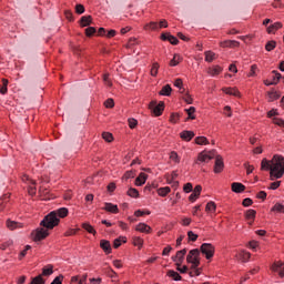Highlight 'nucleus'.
Masks as SVG:
<instances>
[{
	"label": "nucleus",
	"mask_w": 284,
	"mask_h": 284,
	"mask_svg": "<svg viewBox=\"0 0 284 284\" xmlns=\"http://www.w3.org/2000/svg\"><path fill=\"white\" fill-rule=\"evenodd\" d=\"M92 23V16H84L80 20V24L82 28H87V26H90Z\"/></svg>",
	"instance_id": "a878e982"
},
{
	"label": "nucleus",
	"mask_w": 284,
	"mask_h": 284,
	"mask_svg": "<svg viewBox=\"0 0 284 284\" xmlns=\"http://www.w3.org/2000/svg\"><path fill=\"white\" fill-rule=\"evenodd\" d=\"M199 194L196 193H192L190 196H189V201H191V203H194V201H196V199H199Z\"/></svg>",
	"instance_id": "774afa93"
},
{
	"label": "nucleus",
	"mask_w": 284,
	"mask_h": 284,
	"mask_svg": "<svg viewBox=\"0 0 284 284\" xmlns=\"http://www.w3.org/2000/svg\"><path fill=\"white\" fill-rule=\"evenodd\" d=\"M181 139H183V141H192V139H194V132L192 131H183L182 133H180Z\"/></svg>",
	"instance_id": "b1692460"
},
{
	"label": "nucleus",
	"mask_w": 284,
	"mask_h": 284,
	"mask_svg": "<svg viewBox=\"0 0 284 284\" xmlns=\"http://www.w3.org/2000/svg\"><path fill=\"white\" fill-rule=\"evenodd\" d=\"M100 247L103 250V252H105V254H112V244H110V241L101 240Z\"/></svg>",
	"instance_id": "4468645a"
},
{
	"label": "nucleus",
	"mask_w": 284,
	"mask_h": 284,
	"mask_svg": "<svg viewBox=\"0 0 284 284\" xmlns=\"http://www.w3.org/2000/svg\"><path fill=\"white\" fill-rule=\"evenodd\" d=\"M7 227H8V230L12 231V230H19V229L23 227V225H21V223H19V222L8 220L7 221Z\"/></svg>",
	"instance_id": "aec40b11"
},
{
	"label": "nucleus",
	"mask_w": 284,
	"mask_h": 284,
	"mask_svg": "<svg viewBox=\"0 0 284 284\" xmlns=\"http://www.w3.org/2000/svg\"><path fill=\"white\" fill-rule=\"evenodd\" d=\"M221 48H239V45H241V43L239 41L235 40H225L220 42Z\"/></svg>",
	"instance_id": "2eb2a0df"
},
{
	"label": "nucleus",
	"mask_w": 284,
	"mask_h": 284,
	"mask_svg": "<svg viewBox=\"0 0 284 284\" xmlns=\"http://www.w3.org/2000/svg\"><path fill=\"white\" fill-rule=\"evenodd\" d=\"M71 283L74 284H85L88 283V274H83V275H75L71 277Z\"/></svg>",
	"instance_id": "ddd939ff"
},
{
	"label": "nucleus",
	"mask_w": 284,
	"mask_h": 284,
	"mask_svg": "<svg viewBox=\"0 0 284 284\" xmlns=\"http://www.w3.org/2000/svg\"><path fill=\"white\" fill-rule=\"evenodd\" d=\"M52 274H54L52 265H49V266L42 268L41 276H52Z\"/></svg>",
	"instance_id": "cd10ccee"
},
{
	"label": "nucleus",
	"mask_w": 284,
	"mask_h": 284,
	"mask_svg": "<svg viewBox=\"0 0 284 284\" xmlns=\"http://www.w3.org/2000/svg\"><path fill=\"white\" fill-rule=\"evenodd\" d=\"M272 272H277L278 275L283 278L284 276V262H275L271 266Z\"/></svg>",
	"instance_id": "9d476101"
},
{
	"label": "nucleus",
	"mask_w": 284,
	"mask_h": 284,
	"mask_svg": "<svg viewBox=\"0 0 284 284\" xmlns=\"http://www.w3.org/2000/svg\"><path fill=\"white\" fill-rule=\"evenodd\" d=\"M102 138H103L104 141H106L108 143H112V139H113L112 133H110V132H103V133H102Z\"/></svg>",
	"instance_id": "a18cd8bd"
},
{
	"label": "nucleus",
	"mask_w": 284,
	"mask_h": 284,
	"mask_svg": "<svg viewBox=\"0 0 284 284\" xmlns=\"http://www.w3.org/2000/svg\"><path fill=\"white\" fill-rule=\"evenodd\" d=\"M185 254H187V248L178 251L176 254L172 256V261L175 263L176 267H181V265H183V261H185Z\"/></svg>",
	"instance_id": "0eeeda50"
},
{
	"label": "nucleus",
	"mask_w": 284,
	"mask_h": 284,
	"mask_svg": "<svg viewBox=\"0 0 284 284\" xmlns=\"http://www.w3.org/2000/svg\"><path fill=\"white\" fill-rule=\"evenodd\" d=\"M102 210H104L105 212H110L111 214H119V206L110 202H105Z\"/></svg>",
	"instance_id": "9b49d317"
},
{
	"label": "nucleus",
	"mask_w": 284,
	"mask_h": 284,
	"mask_svg": "<svg viewBox=\"0 0 284 284\" xmlns=\"http://www.w3.org/2000/svg\"><path fill=\"white\" fill-rule=\"evenodd\" d=\"M261 170H270V179L276 181L283 179L284 174V158L281 155H274L272 161L263 159L261 163Z\"/></svg>",
	"instance_id": "f257e3e1"
},
{
	"label": "nucleus",
	"mask_w": 284,
	"mask_h": 284,
	"mask_svg": "<svg viewBox=\"0 0 284 284\" xmlns=\"http://www.w3.org/2000/svg\"><path fill=\"white\" fill-rule=\"evenodd\" d=\"M33 241H43V239H47V236L50 234L48 230L45 229H37L32 233Z\"/></svg>",
	"instance_id": "6e6552de"
},
{
	"label": "nucleus",
	"mask_w": 284,
	"mask_h": 284,
	"mask_svg": "<svg viewBox=\"0 0 284 284\" xmlns=\"http://www.w3.org/2000/svg\"><path fill=\"white\" fill-rule=\"evenodd\" d=\"M105 108H114V100L113 99H108L104 102Z\"/></svg>",
	"instance_id": "69168bd1"
},
{
	"label": "nucleus",
	"mask_w": 284,
	"mask_h": 284,
	"mask_svg": "<svg viewBox=\"0 0 284 284\" xmlns=\"http://www.w3.org/2000/svg\"><path fill=\"white\" fill-rule=\"evenodd\" d=\"M97 33V29L94 27H89L85 29L87 37H92V34Z\"/></svg>",
	"instance_id": "de8ad7c7"
},
{
	"label": "nucleus",
	"mask_w": 284,
	"mask_h": 284,
	"mask_svg": "<svg viewBox=\"0 0 284 284\" xmlns=\"http://www.w3.org/2000/svg\"><path fill=\"white\" fill-rule=\"evenodd\" d=\"M251 256H252V254H250V252L243 251V252L241 253V257H242L243 261H250V257H251Z\"/></svg>",
	"instance_id": "bf43d9fd"
},
{
	"label": "nucleus",
	"mask_w": 284,
	"mask_h": 284,
	"mask_svg": "<svg viewBox=\"0 0 284 284\" xmlns=\"http://www.w3.org/2000/svg\"><path fill=\"white\" fill-rule=\"evenodd\" d=\"M205 211L206 212H216V203H214V202H209L207 204H206V207H205Z\"/></svg>",
	"instance_id": "a19ab883"
},
{
	"label": "nucleus",
	"mask_w": 284,
	"mask_h": 284,
	"mask_svg": "<svg viewBox=\"0 0 284 284\" xmlns=\"http://www.w3.org/2000/svg\"><path fill=\"white\" fill-rule=\"evenodd\" d=\"M161 39L162 41H170L172 45H179V39L170 33H162Z\"/></svg>",
	"instance_id": "f8f14e48"
},
{
	"label": "nucleus",
	"mask_w": 284,
	"mask_h": 284,
	"mask_svg": "<svg viewBox=\"0 0 284 284\" xmlns=\"http://www.w3.org/2000/svg\"><path fill=\"white\" fill-rule=\"evenodd\" d=\"M145 181H148V174L140 173V175L135 179V185H145Z\"/></svg>",
	"instance_id": "412c9836"
},
{
	"label": "nucleus",
	"mask_w": 284,
	"mask_h": 284,
	"mask_svg": "<svg viewBox=\"0 0 284 284\" xmlns=\"http://www.w3.org/2000/svg\"><path fill=\"white\" fill-rule=\"evenodd\" d=\"M31 284H45V280H43V275H38L32 278Z\"/></svg>",
	"instance_id": "e433bc0d"
},
{
	"label": "nucleus",
	"mask_w": 284,
	"mask_h": 284,
	"mask_svg": "<svg viewBox=\"0 0 284 284\" xmlns=\"http://www.w3.org/2000/svg\"><path fill=\"white\" fill-rule=\"evenodd\" d=\"M103 81H104V85H108V88H112V81L110 80V73L103 74Z\"/></svg>",
	"instance_id": "37998d69"
},
{
	"label": "nucleus",
	"mask_w": 284,
	"mask_h": 284,
	"mask_svg": "<svg viewBox=\"0 0 284 284\" xmlns=\"http://www.w3.org/2000/svg\"><path fill=\"white\" fill-rule=\"evenodd\" d=\"M149 108L151 112H153L154 116H161V114H163V110H165V103L160 102L159 104H156V101H152L149 104Z\"/></svg>",
	"instance_id": "20e7f679"
},
{
	"label": "nucleus",
	"mask_w": 284,
	"mask_h": 284,
	"mask_svg": "<svg viewBox=\"0 0 284 284\" xmlns=\"http://www.w3.org/2000/svg\"><path fill=\"white\" fill-rule=\"evenodd\" d=\"M221 72H223V68L219 65L209 70V73L211 74V77H216L217 74H221Z\"/></svg>",
	"instance_id": "c756f323"
},
{
	"label": "nucleus",
	"mask_w": 284,
	"mask_h": 284,
	"mask_svg": "<svg viewBox=\"0 0 284 284\" xmlns=\"http://www.w3.org/2000/svg\"><path fill=\"white\" fill-rule=\"evenodd\" d=\"M123 179L128 181V179H134V172L133 171H126Z\"/></svg>",
	"instance_id": "0e129e2a"
},
{
	"label": "nucleus",
	"mask_w": 284,
	"mask_h": 284,
	"mask_svg": "<svg viewBox=\"0 0 284 284\" xmlns=\"http://www.w3.org/2000/svg\"><path fill=\"white\" fill-rule=\"evenodd\" d=\"M136 232H142L143 234H150L152 232V227L145 223H140L135 226Z\"/></svg>",
	"instance_id": "a211bd4d"
},
{
	"label": "nucleus",
	"mask_w": 284,
	"mask_h": 284,
	"mask_svg": "<svg viewBox=\"0 0 284 284\" xmlns=\"http://www.w3.org/2000/svg\"><path fill=\"white\" fill-rule=\"evenodd\" d=\"M273 123H274L275 125H280V128H284V121H283V119L274 118V119H273Z\"/></svg>",
	"instance_id": "13d9d810"
},
{
	"label": "nucleus",
	"mask_w": 284,
	"mask_h": 284,
	"mask_svg": "<svg viewBox=\"0 0 284 284\" xmlns=\"http://www.w3.org/2000/svg\"><path fill=\"white\" fill-rule=\"evenodd\" d=\"M180 59H181V57L174 55L173 59L170 61V65H171L172 68L179 65V60H180Z\"/></svg>",
	"instance_id": "09e8293b"
},
{
	"label": "nucleus",
	"mask_w": 284,
	"mask_h": 284,
	"mask_svg": "<svg viewBox=\"0 0 284 284\" xmlns=\"http://www.w3.org/2000/svg\"><path fill=\"white\" fill-rule=\"evenodd\" d=\"M232 192H235V194H241L242 192H245V186L243 183L234 182L231 184Z\"/></svg>",
	"instance_id": "dca6fc26"
},
{
	"label": "nucleus",
	"mask_w": 284,
	"mask_h": 284,
	"mask_svg": "<svg viewBox=\"0 0 284 284\" xmlns=\"http://www.w3.org/2000/svg\"><path fill=\"white\" fill-rule=\"evenodd\" d=\"M139 43V40L136 38H130L126 48H132V45H136Z\"/></svg>",
	"instance_id": "864d4df0"
},
{
	"label": "nucleus",
	"mask_w": 284,
	"mask_h": 284,
	"mask_svg": "<svg viewBox=\"0 0 284 284\" xmlns=\"http://www.w3.org/2000/svg\"><path fill=\"white\" fill-rule=\"evenodd\" d=\"M83 230L88 232L89 234H93V236H97V230H94V226L90 223H83L82 224Z\"/></svg>",
	"instance_id": "393cba45"
},
{
	"label": "nucleus",
	"mask_w": 284,
	"mask_h": 284,
	"mask_svg": "<svg viewBox=\"0 0 284 284\" xmlns=\"http://www.w3.org/2000/svg\"><path fill=\"white\" fill-rule=\"evenodd\" d=\"M281 28H283V23L282 22H275V23H272L271 26H268L266 31H267L268 34H276V31L281 30Z\"/></svg>",
	"instance_id": "f3484780"
},
{
	"label": "nucleus",
	"mask_w": 284,
	"mask_h": 284,
	"mask_svg": "<svg viewBox=\"0 0 284 284\" xmlns=\"http://www.w3.org/2000/svg\"><path fill=\"white\" fill-rule=\"evenodd\" d=\"M216 53L212 52V51H206L205 52V61H207L209 63H212V61L215 59Z\"/></svg>",
	"instance_id": "c9c22d12"
},
{
	"label": "nucleus",
	"mask_w": 284,
	"mask_h": 284,
	"mask_svg": "<svg viewBox=\"0 0 284 284\" xmlns=\"http://www.w3.org/2000/svg\"><path fill=\"white\" fill-rule=\"evenodd\" d=\"M65 216H68V209L61 207L57 211H52L47 216H44L40 225H42V227H45L47 230H54V227L59 225L61 221L60 219H65Z\"/></svg>",
	"instance_id": "f03ea898"
},
{
	"label": "nucleus",
	"mask_w": 284,
	"mask_h": 284,
	"mask_svg": "<svg viewBox=\"0 0 284 284\" xmlns=\"http://www.w3.org/2000/svg\"><path fill=\"white\" fill-rule=\"evenodd\" d=\"M216 156V150L212 151H203L199 154L197 161H201V163H209V161H212Z\"/></svg>",
	"instance_id": "423d86ee"
},
{
	"label": "nucleus",
	"mask_w": 284,
	"mask_h": 284,
	"mask_svg": "<svg viewBox=\"0 0 284 284\" xmlns=\"http://www.w3.org/2000/svg\"><path fill=\"white\" fill-rule=\"evenodd\" d=\"M245 169H246V174H252V172H254V166L245 163L244 164Z\"/></svg>",
	"instance_id": "338daca9"
},
{
	"label": "nucleus",
	"mask_w": 284,
	"mask_h": 284,
	"mask_svg": "<svg viewBox=\"0 0 284 284\" xmlns=\"http://www.w3.org/2000/svg\"><path fill=\"white\" fill-rule=\"evenodd\" d=\"M139 122L136 121V119H129V128H131V130H134V128H136Z\"/></svg>",
	"instance_id": "603ef678"
},
{
	"label": "nucleus",
	"mask_w": 284,
	"mask_h": 284,
	"mask_svg": "<svg viewBox=\"0 0 284 284\" xmlns=\"http://www.w3.org/2000/svg\"><path fill=\"white\" fill-rule=\"evenodd\" d=\"M75 12L77 14H83V12H85V7H83V4H77Z\"/></svg>",
	"instance_id": "3c124183"
},
{
	"label": "nucleus",
	"mask_w": 284,
	"mask_h": 284,
	"mask_svg": "<svg viewBox=\"0 0 284 284\" xmlns=\"http://www.w3.org/2000/svg\"><path fill=\"white\" fill-rule=\"evenodd\" d=\"M170 159L171 161H174V163H179L181 161V159L179 158V154L174 151L171 152Z\"/></svg>",
	"instance_id": "49530a36"
},
{
	"label": "nucleus",
	"mask_w": 284,
	"mask_h": 284,
	"mask_svg": "<svg viewBox=\"0 0 284 284\" xmlns=\"http://www.w3.org/2000/svg\"><path fill=\"white\" fill-rule=\"evenodd\" d=\"M281 187V181L272 182L268 190H278Z\"/></svg>",
	"instance_id": "5fc2aeb1"
},
{
	"label": "nucleus",
	"mask_w": 284,
	"mask_h": 284,
	"mask_svg": "<svg viewBox=\"0 0 284 284\" xmlns=\"http://www.w3.org/2000/svg\"><path fill=\"white\" fill-rule=\"evenodd\" d=\"M252 203H254V201H252V199H250V197H246L243 200L242 205L244 207H250V205H252Z\"/></svg>",
	"instance_id": "4d7b16f0"
},
{
	"label": "nucleus",
	"mask_w": 284,
	"mask_h": 284,
	"mask_svg": "<svg viewBox=\"0 0 284 284\" xmlns=\"http://www.w3.org/2000/svg\"><path fill=\"white\" fill-rule=\"evenodd\" d=\"M224 168H225V164L223 163V158L221 155H216L215 164H214V173L221 174V172H223Z\"/></svg>",
	"instance_id": "1a4fd4ad"
},
{
	"label": "nucleus",
	"mask_w": 284,
	"mask_h": 284,
	"mask_svg": "<svg viewBox=\"0 0 284 284\" xmlns=\"http://www.w3.org/2000/svg\"><path fill=\"white\" fill-rule=\"evenodd\" d=\"M187 236H189V240L192 241L193 243L196 241V239H199V235L194 234V232L192 231L187 232Z\"/></svg>",
	"instance_id": "6e6d98bb"
},
{
	"label": "nucleus",
	"mask_w": 284,
	"mask_h": 284,
	"mask_svg": "<svg viewBox=\"0 0 284 284\" xmlns=\"http://www.w3.org/2000/svg\"><path fill=\"white\" fill-rule=\"evenodd\" d=\"M256 197L261 199L262 201H265V199H267V193L265 191H260Z\"/></svg>",
	"instance_id": "052dcab7"
},
{
	"label": "nucleus",
	"mask_w": 284,
	"mask_h": 284,
	"mask_svg": "<svg viewBox=\"0 0 284 284\" xmlns=\"http://www.w3.org/2000/svg\"><path fill=\"white\" fill-rule=\"evenodd\" d=\"M126 242H128V240H126L125 237H118V239H115L114 242H113V247H114L115 250H119V247H121V244H122V243H126Z\"/></svg>",
	"instance_id": "c85d7f7f"
},
{
	"label": "nucleus",
	"mask_w": 284,
	"mask_h": 284,
	"mask_svg": "<svg viewBox=\"0 0 284 284\" xmlns=\"http://www.w3.org/2000/svg\"><path fill=\"white\" fill-rule=\"evenodd\" d=\"M159 94L160 97H170V94H172V87L170 84H165Z\"/></svg>",
	"instance_id": "5701e85b"
},
{
	"label": "nucleus",
	"mask_w": 284,
	"mask_h": 284,
	"mask_svg": "<svg viewBox=\"0 0 284 284\" xmlns=\"http://www.w3.org/2000/svg\"><path fill=\"white\" fill-rule=\"evenodd\" d=\"M166 276H169L170 278H173V281H181V275L173 271V270H169L168 273H166Z\"/></svg>",
	"instance_id": "bb28decb"
},
{
	"label": "nucleus",
	"mask_w": 284,
	"mask_h": 284,
	"mask_svg": "<svg viewBox=\"0 0 284 284\" xmlns=\"http://www.w3.org/2000/svg\"><path fill=\"white\" fill-rule=\"evenodd\" d=\"M185 112H186V114L189 116L187 119H191V120L196 119V116H194V112H196V108L191 106L189 109H185Z\"/></svg>",
	"instance_id": "f704fd0d"
},
{
	"label": "nucleus",
	"mask_w": 284,
	"mask_h": 284,
	"mask_svg": "<svg viewBox=\"0 0 284 284\" xmlns=\"http://www.w3.org/2000/svg\"><path fill=\"white\" fill-rule=\"evenodd\" d=\"M202 254H204L205 258L210 261L214 256V245L210 243H203L200 247Z\"/></svg>",
	"instance_id": "39448f33"
},
{
	"label": "nucleus",
	"mask_w": 284,
	"mask_h": 284,
	"mask_svg": "<svg viewBox=\"0 0 284 284\" xmlns=\"http://www.w3.org/2000/svg\"><path fill=\"white\" fill-rule=\"evenodd\" d=\"M274 48H276V41H274V40L268 41L265 45V50L267 52H272V50H274Z\"/></svg>",
	"instance_id": "ea45409f"
},
{
	"label": "nucleus",
	"mask_w": 284,
	"mask_h": 284,
	"mask_svg": "<svg viewBox=\"0 0 284 284\" xmlns=\"http://www.w3.org/2000/svg\"><path fill=\"white\" fill-rule=\"evenodd\" d=\"M192 190H193L192 183H186L183 187V191L186 192V194H190Z\"/></svg>",
	"instance_id": "e2e57ef3"
},
{
	"label": "nucleus",
	"mask_w": 284,
	"mask_h": 284,
	"mask_svg": "<svg viewBox=\"0 0 284 284\" xmlns=\"http://www.w3.org/2000/svg\"><path fill=\"white\" fill-rule=\"evenodd\" d=\"M8 79H2V84L0 87V94H8Z\"/></svg>",
	"instance_id": "7c9ffc66"
},
{
	"label": "nucleus",
	"mask_w": 284,
	"mask_h": 284,
	"mask_svg": "<svg viewBox=\"0 0 284 284\" xmlns=\"http://www.w3.org/2000/svg\"><path fill=\"white\" fill-rule=\"evenodd\" d=\"M133 245H135V247H143V239L139 236L133 237Z\"/></svg>",
	"instance_id": "c03bdc74"
},
{
	"label": "nucleus",
	"mask_w": 284,
	"mask_h": 284,
	"mask_svg": "<svg viewBox=\"0 0 284 284\" xmlns=\"http://www.w3.org/2000/svg\"><path fill=\"white\" fill-rule=\"evenodd\" d=\"M144 30H159V22H150L145 24Z\"/></svg>",
	"instance_id": "4c0bfd02"
},
{
	"label": "nucleus",
	"mask_w": 284,
	"mask_h": 284,
	"mask_svg": "<svg viewBox=\"0 0 284 284\" xmlns=\"http://www.w3.org/2000/svg\"><path fill=\"white\" fill-rule=\"evenodd\" d=\"M170 192H171L170 186L160 187V189L158 190L159 196H168V194H170Z\"/></svg>",
	"instance_id": "2f4dec72"
},
{
	"label": "nucleus",
	"mask_w": 284,
	"mask_h": 284,
	"mask_svg": "<svg viewBox=\"0 0 284 284\" xmlns=\"http://www.w3.org/2000/svg\"><path fill=\"white\" fill-rule=\"evenodd\" d=\"M159 62H154L151 68V77H156L159 74Z\"/></svg>",
	"instance_id": "58836bf2"
},
{
	"label": "nucleus",
	"mask_w": 284,
	"mask_h": 284,
	"mask_svg": "<svg viewBox=\"0 0 284 284\" xmlns=\"http://www.w3.org/2000/svg\"><path fill=\"white\" fill-rule=\"evenodd\" d=\"M183 100L185 101V103H187L189 105H192L193 103V99H192V95H190V93H185L184 97H183Z\"/></svg>",
	"instance_id": "8fccbe9b"
},
{
	"label": "nucleus",
	"mask_w": 284,
	"mask_h": 284,
	"mask_svg": "<svg viewBox=\"0 0 284 284\" xmlns=\"http://www.w3.org/2000/svg\"><path fill=\"white\" fill-rule=\"evenodd\" d=\"M223 92H225V94H230L231 97H241V92H239V89L236 88H224Z\"/></svg>",
	"instance_id": "4be33fe9"
},
{
	"label": "nucleus",
	"mask_w": 284,
	"mask_h": 284,
	"mask_svg": "<svg viewBox=\"0 0 284 284\" xmlns=\"http://www.w3.org/2000/svg\"><path fill=\"white\" fill-rule=\"evenodd\" d=\"M245 219L246 221H251L248 222V225H252V223H254V219H256V211L254 210H247L245 213Z\"/></svg>",
	"instance_id": "6ab92c4d"
},
{
	"label": "nucleus",
	"mask_w": 284,
	"mask_h": 284,
	"mask_svg": "<svg viewBox=\"0 0 284 284\" xmlns=\"http://www.w3.org/2000/svg\"><path fill=\"white\" fill-rule=\"evenodd\" d=\"M128 195L131 196L132 199H136L139 196V190L131 187L128 191Z\"/></svg>",
	"instance_id": "79ce46f5"
},
{
	"label": "nucleus",
	"mask_w": 284,
	"mask_h": 284,
	"mask_svg": "<svg viewBox=\"0 0 284 284\" xmlns=\"http://www.w3.org/2000/svg\"><path fill=\"white\" fill-rule=\"evenodd\" d=\"M199 256H201V251H199V248L191 250L186 256V262L191 263L194 270H196V267L201 265V260L199 258Z\"/></svg>",
	"instance_id": "7ed1b4c3"
},
{
	"label": "nucleus",
	"mask_w": 284,
	"mask_h": 284,
	"mask_svg": "<svg viewBox=\"0 0 284 284\" xmlns=\"http://www.w3.org/2000/svg\"><path fill=\"white\" fill-rule=\"evenodd\" d=\"M195 143L197 145H207L210 142L207 141V138H205V136H197V138H195Z\"/></svg>",
	"instance_id": "72a5a7b5"
},
{
	"label": "nucleus",
	"mask_w": 284,
	"mask_h": 284,
	"mask_svg": "<svg viewBox=\"0 0 284 284\" xmlns=\"http://www.w3.org/2000/svg\"><path fill=\"white\" fill-rule=\"evenodd\" d=\"M273 82L278 83V81H281V73L273 71Z\"/></svg>",
	"instance_id": "680f3d73"
},
{
	"label": "nucleus",
	"mask_w": 284,
	"mask_h": 284,
	"mask_svg": "<svg viewBox=\"0 0 284 284\" xmlns=\"http://www.w3.org/2000/svg\"><path fill=\"white\" fill-rule=\"evenodd\" d=\"M268 99H270V101H276V100L281 99V93H278L277 91H270Z\"/></svg>",
	"instance_id": "473e14b6"
}]
</instances>
